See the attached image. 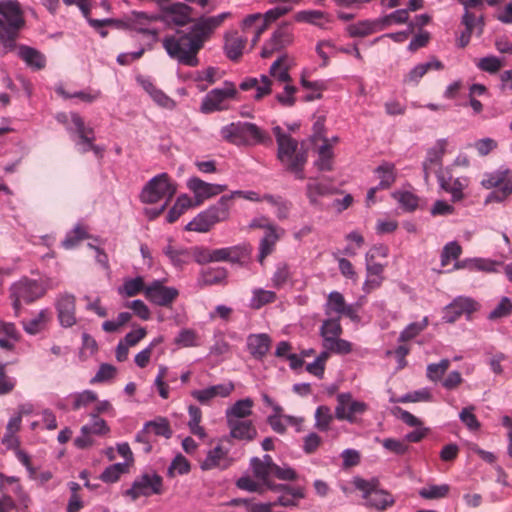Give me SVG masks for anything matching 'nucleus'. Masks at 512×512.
<instances>
[{
    "label": "nucleus",
    "instance_id": "obj_1",
    "mask_svg": "<svg viewBox=\"0 0 512 512\" xmlns=\"http://www.w3.org/2000/svg\"><path fill=\"white\" fill-rule=\"evenodd\" d=\"M231 16L230 12L202 16L189 27L187 32L178 30L173 35L164 37L162 45L169 57L179 64L196 67L199 64V51L211 39L215 30Z\"/></svg>",
    "mask_w": 512,
    "mask_h": 512
},
{
    "label": "nucleus",
    "instance_id": "obj_2",
    "mask_svg": "<svg viewBox=\"0 0 512 512\" xmlns=\"http://www.w3.org/2000/svg\"><path fill=\"white\" fill-rule=\"evenodd\" d=\"M273 132L278 145V160L296 179L304 180L306 177L304 167L308 159L307 150L299 147L298 141L284 133L281 127H274Z\"/></svg>",
    "mask_w": 512,
    "mask_h": 512
},
{
    "label": "nucleus",
    "instance_id": "obj_3",
    "mask_svg": "<svg viewBox=\"0 0 512 512\" xmlns=\"http://www.w3.org/2000/svg\"><path fill=\"white\" fill-rule=\"evenodd\" d=\"M221 136L235 145L261 144L270 140L269 135L256 124L249 122H233L221 129Z\"/></svg>",
    "mask_w": 512,
    "mask_h": 512
},
{
    "label": "nucleus",
    "instance_id": "obj_4",
    "mask_svg": "<svg viewBox=\"0 0 512 512\" xmlns=\"http://www.w3.org/2000/svg\"><path fill=\"white\" fill-rule=\"evenodd\" d=\"M177 192V183L166 172L152 177L142 188L139 198L142 203L155 204L165 200L168 204Z\"/></svg>",
    "mask_w": 512,
    "mask_h": 512
},
{
    "label": "nucleus",
    "instance_id": "obj_5",
    "mask_svg": "<svg viewBox=\"0 0 512 512\" xmlns=\"http://www.w3.org/2000/svg\"><path fill=\"white\" fill-rule=\"evenodd\" d=\"M481 186L485 189L496 190L489 193L485 202H503L512 194V170L500 167L494 171L486 172L481 179Z\"/></svg>",
    "mask_w": 512,
    "mask_h": 512
},
{
    "label": "nucleus",
    "instance_id": "obj_6",
    "mask_svg": "<svg viewBox=\"0 0 512 512\" xmlns=\"http://www.w3.org/2000/svg\"><path fill=\"white\" fill-rule=\"evenodd\" d=\"M24 26L23 13L16 0L0 1V40L13 41Z\"/></svg>",
    "mask_w": 512,
    "mask_h": 512
},
{
    "label": "nucleus",
    "instance_id": "obj_7",
    "mask_svg": "<svg viewBox=\"0 0 512 512\" xmlns=\"http://www.w3.org/2000/svg\"><path fill=\"white\" fill-rule=\"evenodd\" d=\"M354 487L362 492L366 505L377 510H385L395 502L393 496L386 490L379 488L378 479L365 480L360 477L353 479Z\"/></svg>",
    "mask_w": 512,
    "mask_h": 512
},
{
    "label": "nucleus",
    "instance_id": "obj_8",
    "mask_svg": "<svg viewBox=\"0 0 512 512\" xmlns=\"http://www.w3.org/2000/svg\"><path fill=\"white\" fill-rule=\"evenodd\" d=\"M226 199H219L215 204L197 214L186 226V231L198 233L208 232L215 224L229 219L227 214Z\"/></svg>",
    "mask_w": 512,
    "mask_h": 512
},
{
    "label": "nucleus",
    "instance_id": "obj_9",
    "mask_svg": "<svg viewBox=\"0 0 512 512\" xmlns=\"http://www.w3.org/2000/svg\"><path fill=\"white\" fill-rule=\"evenodd\" d=\"M70 119L74 127H67V131L71 135L77 136L75 144L78 146L79 152L87 153L88 151H92L95 156L102 158L104 147L94 143L96 138L94 129L92 127L86 126L84 119L76 112L70 113Z\"/></svg>",
    "mask_w": 512,
    "mask_h": 512
},
{
    "label": "nucleus",
    "instance_id": "obj_10",
    "mask_svg": "<svg viewBox=\"0 0 512 512\" xmlns=\"http://www.w3.org/2000/svg\"><path fill=\"white\" fill-rule=\"evenodd\" d=\"M163 492V478L156 472L151 471L137 476L131 487L124 492V495L135 501L140 497L161 495Z\"/></svg>",
    "mask_w": 512,
    "mask_h": 512
},
{
    "label": "nucleus",
    "instance_id": "obj_11",
    "mask_svg": "<svg viewBox=\"0 0 512 512\" xmlns=\"http://www.w3.org/2000/svg\"><path fill=\"white\" fill-rule=\"evenodd\" d=\"M11 298L13 299V307L16 311L21 308L22 303H31L41 298L46 288L42 283L23 278L11 286Z\"/></svg>",
    "mask_w": 512,
    "mask_h": 512
},
{
    "label": "nucleus",
    "instance_id": "obj_12",
    "mask_svg": "<svg viewBox=\"0 0 512 512\" xmlns=\"http://www.w3.org/2000/svg\"><path fill=\"white\" fill-rule=\"evenodd\" d=\"M158 22H162L161 15L133 11L126 17L125 25L129 30L146 35L155 41L159 34Z\"/></svg>",
    "mask_w": 512,
    "mask_h": 512
},
{
    "label": "nucleus",
    "instance_id": "obj_13",
    "mask_svg": "<svg viewBox=\"0 0 512 512\" xmlns=\"http://www.w3.org/2000/svg\"><path fill=\"white\" fill-rule=\"evenodd\" d=\"M335 417L338 420H345L349 423H358V416L368 410V404L355 400L349 392L339 393L336 397Z\"/></svg>",
    "mask_w": 512,
    "mask_h": 512
},
{
    "label": "nucleus",
    "instance_id": "obj_14",
    "mask_svg": "<svg viewBox=\"0 0 512 512\" xmlns=\"http://www.w3.org/2000/svg\"><path fill=\"white\" fill-rule=\"evenodd\" d=\"M237 95V89L233 82L225 81L220 88L209 91L202 100L201 111L211 113L224 109V102L233 99Z\"/></svg>",
    "mask_w": 512,
    "mask_h": 512
},
{
    "label": "nucleus",
    "instance_id": "obj_15",
    "mask_svg": "<svg viewBox=\"0 0 512 512\" xmlns=\"http://www.w3.org/2000/svg\"><path fill=\"white\" fill-rule=\"evenodd\" d=\"M294 41L293 27L290 23H282L272 33L261 49L262 58H270L274 53L290 46Z\"/></svg>",
    "mask_w": 512,
    "mask_h": 512
},
{
    "label": "nucleus",
    "instance_id": "obj_16",
    "mask_svg": "<svg viewBox=\"0 0 512 512\" xmlns=\"http://www.w3.org/2000/svg\"><path fill=\"white\" fill-rule=\"evenodd\" d=\"M479 308L480 304L473 298L458 296L444 308L442 319L446 323H454L464 315L467 320H471L472 314Z\"/></svg>",
    "mask_w": 512,
    "mask_h": 512
},
{
    "label": "nucleus",
    "instance_id": "obj_17",
    "mask_svg": "<svg viewBox=\"0 0 512 512\" xmlns=\"http://www.w3.org/2000/svg\"><path fill=\"white\" fill-rule=\"evenodd\" d=\"M262 400L266 406L271 407L273 413L267 417V422L273 431L283 434L287 426L298 427L302 423V419L283 415V408L276 403L268 394L262 393Z\"/></svg>",
    "mask_w": 512,
    "mask_h": 512
},
{
    "label": "nucleus",
    "instance_id": "obj_18",
    "mask_svg": "<svg viewBox=\"0 0 512 512\" xmlns=\"http://www.w3.org/2000/svg\"><path fill=\"white\" fill-rule=\"evenodd\" d=\"M57 319L63 328H70L77 323L76 297L68 292L59 293L54 302Z\"/></svg>",
    "mask_w": 512,
    "mask_h": 512
},
{
    "label": "nucleus",
    "instance_id": "obj_19",
    "mask_svg": "<svg viewBox=\"0 0 512 512\" xmlns=\"http://www.w3.org/2000/svg\"><path fill=\"white\" fill-rule=\"evenodd\" d=\"M186 186L194 195V206L201 205L205 200L221 194L228 188L225 184L208 183L196 176L188 178Z\"/></svg>",
    "mask_w": 512,
    "mask_h": 512
},
{
    "label": "nucleus",
    "instance_id": "obj_20",
    "mask_svg": "<svg viewBox=\"0 0 512 512\" xmlns=\"http://www.w3.org/2000/svg\"><path fill=\"white\" fill-rule=\"evenodd\" d=\"M178 295L179 291L175 287L164 286L161 280H154L144 289L145 298L161 307L170 306Z\"/></svg>",
    "mask_w": 512,
    "mask_h": 512
},
{
    "label": "nucleus",
    "instance_id": "obj_21",
    "mask_svg": "<svg viewBox=\"0 0 512 512\" xmlns=\"http://www.w3.org/2000/svg\"><path fill=\"white\" fill-rule=\"evenodd\" d=\"M233 461L234 459L230 456L229 448H225L222 444L218 443L207 451L205 458L200 461L199 465L203 471H223L229 468Z\"/></svg>",
    "mask_w": 512,
    "mask_h": 512
},
{
    "label": "nucleus",
    "instance_id": "obj_22",
    "mask_svg": "<svg viewBox=\"0 0 512 512\" xmlns=\"http://www.w3.org/2000/svg\"><path fill=\"white\" fill-rule=\"evenodd\" d=\"M234 389V383L232 381H228L226 383L212 385L203 389L192 390L190 395L199 404L210 406L216 397L226 398L234 391Z\"/></svg>",
    "mask_w": 512,
    "mask_h": 512
},
{
    "label": "nucleus",
    "instance_id": "obj_23",
    "mask_svg": "<svg viewBox=\"0 0 512 512\" xmlns=\"http://www.w3.org/2000/svg\"><path fill=\"white\" fill-rule=\"evenodd\" d=\"M447 140L439 139L434 146L428 151L426 158L423 162V174L424 179L427 182L432 173L435 172L434 167H438V170L442 169V158L446 152Z\"/></svg>",
    "mask_w": 512,
    "mask_h": 512
},
{
    "label": "nucleus",
    "instance_id": "obj_24",
    "mask_svg": "<svg viewBox=\"0 0 512 512\" xmlns=\"http://www.w3.org/2000/svg\"><path fill=\"white\" fill-rule=\"evenodd\" d=\"M275 486L276 489L274 491L281 492V495L276 501L272 502L274 507H296L299 501L306 496L305 488L302 486H290L286 484H276Z\"/></svg>",
    "mask_w": 512,
    "mask_h": 512
},
{
    "label": "nucleus",
    "instance_id": "obj_25",
    "mask_svg": "<svg viewBox=\"0 0 512 512\" xmlns=\"http://www.w3.org/2000/svg\"><path fill=\"white\" fill-rule=\"evenodd\" d=\"M444 69V64L436 59L435 57L431 58L429 61L425 63H419L411 68L403 77V84L408 86H417L421 79L427 74L430 70L440 71Z\"/></svg>",
    "mask_w": 512,
    "mask_h": 512
},
{
    "label": "nucleus",
    "instance_id": "obj_26",
    "mask_svg": "<svg viewBox=\"0 0 512 512\" xmlns=\"http://www.w3.org/2000/svg\"><path fill=\"white\" fill-rule=\"evenodd\" d=\"M98 400V395L93 390H83L81 392H74L65 398L64 404H58V407L63 410L77 411L82 408L88 407L90 404Z\"/></svg>",
    "mask_w": 512,
    "mask_h": 512
},
{
    "label": "nucleus",
    "instance_id": "obj_27",
    "mask_svg": "<svg viewBox=\"0 0 512 512\" xmlns=\"http://www.w3.org/2000/svg\"><path fill=\"white\" fill-rule=\"evenodd\" d=\"M366 279L363 283V291L366 294L380 288L384 282L385 266L378 262H365Z\"/></svg>",
    "mask_w": 512,
    "mask_h": 512
},
{
    "label": "nucleus",
    "instance_id": "obj_28",
    "mask_svg": "<svg viewBox=\"0 0 512 512\" xmlns=\"http://www.w3.org/2000/svg\"><path fill=\"white\" fill-rule=\"evenodd\" d=\"M192 8L186 3H174L166 8L162 21L184 26L191 20Z\"/></svg>",
    "mask_w": 512,
    "mask_h": 512
},
{
    "label": "nucleus",
    "instance_id": "obj_29",
    "mask_svg": "<svg viewBox=\"0 0 512 512\" xmlns=\"http://www.w3.org/2000/svg\"><path fill=\"white\" fill-rule=\"evenodd\" d=\"M247 256L245 247L236 245L217 249H211L212 263L229 262L239 263Z\"/></svg>",
    "mask_w": 512,
    "mask_h": 512
},
{
    "label": "nucleus",
    "instance_id": "obj_30",
    "mask_svg": "<svg viewBox=\"0 0 512 512\" xmlns=\"http://www.w3.org/2000/svg\"><path fill=\"white\" fill-rule=\"evenodd\" d=\"M271 347V338L266 333L250 334L247 337V349L251 356L257 360H262L269 352Z\"/></svg>",
    "mask_w": 512,
    "mask_h": 512
},
{
    "label": "nucleus",
    "instance_id": "obj_31",
    "mask_svg": "<svg viewBox=\"0 0 512 512\" xmlns=\"http://www.w3.org/2000/svg\"><path fill=\"white\" fill-rule=\"evenodd\" d=\"M271 86L272 81L270 80V78L266 75H261L260 79L254 77L244 79L240 83L239 87L243 91L255 89L256 93L253 96V98L256 101H259L271 93Z\"/></svg>",
    "mask_w": 512,
    "mask_h": 512
},
{
    "label": "nucleus",
    "instance_id": "obj_32",
    "mask_svg": "<svg viewBox=\"0 0 512 512\" xmlns=\"http://www.w3.org/2000/svg\"><path fill=\"white\" fill-rule=\"evenodd\" d=\"M334 193H336V189L331 183L311 179L306 185V196L309 203L313 206L319 204L321 197L329 196Z\"/></svg>",
    "mask_w": 512,
    "mask_h": 512
},
{
    "label": "nucleus",
    "instance_id": "obj_33",
    "mask_svg": "<svg viewBox=\"0 0 512 512\" xmlns=\"http://www.w3.org/2000/svg\"><path fill=\"white\" fill-rule=\"evenodd\" d=\"M300 85L303 89L309 91V93L303 97L304 102H312L322 99L323 92L327 89V83L324 80L310 81L308 79V71L306 69L300 74Z\"/></svg>",
    "mask_w": 512,
    "mask_h": 512
},
{
    "label": "nucleus",
    "instance_id": "obj_34",
    "mask_svg": "<svg viewBox=\"0 0 512 512\" xmlns=\"http://www.w3.org/2000/svg\"><path fill=\"white\" fill-rule=\"evenodd\" d=\"M230 436L234 439L250 442L257 437V430L251 420L227 422Z\"/></svg>",
    "mask_w": 512,
    "mask_h": 512
},
{
    "label": "nucleus",
    "instance_id": "obj_35",
    "mask_svg": "<svg viewBox=\"0 0 512 512\" xmlns=\"http://www.w3.org/2000/svg\"><path fill=\"white\" fill-rule=\"evenodd\" d=\"M254 401L247 397L237 400L232 406L226 409V422L240 421L252 415Z\"/></svg>",
    "mask_w": 512,
    "mask_h": 512
},
{
    "label": "nucleus",
    "instance_id": "obj_36",
    "mask_svg": "<svg viewBox=\"0 0 512 512\" xmlns=\"http://www.w3.org/2000/svg\"><path fill=\"white\" fill-rule=\"evenodd\" d=\"M177 380L176 373H169V369L165 365H159L157 375L154 379L153 386L158 395L166 400L170 397V387L168 382Z\"/></svg>",
    "mask_w": 512,
    "mask_h": 512
},
{
    "label": "nucleus",
    "instance_id": "obj_37",
    "mask_svg": "<svg viewBox=\"0 0 512 512\" xmlns=\"http://www.w3.org/2000/svg\"><path fill=\"white\" fill-rule=\"evenodd\" d=\"M247 39L239 35L237 32L227 33L225 35L224 51L226 56L237 61L243 54Z\"/></svg>",
    "mask_w": 512,
    "mask_h": 512
},
{
    "label": "nucleus",
    "instance_id": "obj_38",
    "mask_svg": "<svg viewBox=\"0 0 512 512\" xmlns=\"http://www.w3.org/2000/svg\"><path fill=\"white\" fill-rule=\"evenodd\" d=\"M278 240L279 234L277 233L276 226L273 224H269L267 226V231H265V235L263 236L259 244L258 261L261 264H263L265 258L274 251L275 245Z\"/></svg>",
    "mask_w": 512,
    "mask_h": 512
},
{
    "label": "nucleus",
    "instance_id": "obj_39",
    "mask_svg": "<svg viewBox=\"0 0 512 512\" xmlns=\"http://www.w3.org/2000/svg\"><path fill=\"white\" fill-rule=\"evenodd\" d=\"M250 470L253 476L261 481V483L266 486L270 490L276 489V484H273L271 481V476L273 474V469H270L267 465L263 464L260 461L259 457H252L249 463Z\"/></svg>",
    "mask_w": 512,
    "mask_h": 512
},
{
    "label": "nucleus",
    "instance_id": "obj_40",
    "mask_svg": "<svg viewBox=\"0 0 512 512\" xmlns=\"http://www.w3.org/2000/svg\"><path fill=\"white\" fill-rule=\"evenodd\" d=\"M317 159L314 162L319 171H331L333 168L334 152L330 141L323 139V143L317 148Z\"/></svg>",
    "mask_w": 512,
    "mask_h": 512
},
{
    "label": "nucleus",
    "instance_id": "obj_41",
    "mask_svg": "<svg viewBox=\"0 0 512 512\" xmlns=\"http://www.w3.org/2000/svg\"><path fill=\"white\" fill-rule=\"evenodd\" d=\"M374 174L379 179L377 188L382 190L389 189L396 181V167L391 162H383L374 170Z\"/></svg>",
    "mask_w": 512,
    "mask_h": 512
},
{
    "label": "nucleus",
    "instance_id": "obj_42",
    "mask_svg": "<svg viewBox=\"0 0 512 512\" xmlns=\"http://www.w3.org/2000/svg\"><path fill=\"white\" fill-rule=\"evenodd\" d=\"M20 339V332L14 323L0 320V347L12 350Z\"/></svg>",
    "mask_w": 512,
    "mask_h": 512
},
{
    "label": "nucleus",
    "instance_id": "obj_43",
    "mask_svg": "<svg viewBox=\"0 0 512 512\" xmlns=\"http://www.w3.org/2000/svg\"><path fill=\"white\" fill-rule=\"evenodd\" d=\"M227 274L228 272L224 267H208L202 269L198 277V284L201 286H211L224 283Z\"/></svg>",
    "mask_w": 512,
    "mask_h": 512
},
{
    "label": "nucleus",
    "instance_id": "obj_44",
    "mask_svg": "<svg viewBox=\"0 0 512 512\" xmlns=\"http://www.w3.org/2000/svg\"><path fill=\"white\" fill-rule=\"evenodd\" d=\"M347 33L350 37H365L381 31L379 19L362 20L347 26Z\"/></svg>",
    "mask_w": 512,
    "mask_h": 512
},
{
    "label": "nucleus",
    "instance_id": "obj_45",
    "mask_svg": "<svg viewBox=\"0 0 512 512\" xmlns=\"http://www.w3.org/2000/svg\"><path fill=\"white\" fill-rule=\"evenodd\" d=\"M163 253L168 257L171 264L178 268H182L191 260V253L187 248L175 247L171 244V241L163 248Z\"/></svg>",
    "mask_w": 512,
    "mask_h": 512
},
{
    "label": "nucleus",
    "instance_id": "obj_46",
    "mask_svg": "<svg viewBox=\"0 0 512 512\" xmlns=\"http://www.w3.org/2000/svg\"><path fill=\"white\" fill-rule=\"evenodd\" d=\"M221 78V74L218 68L208 67L201 71H196L192 79L196 84V87L200 91H205L208 86L214 84L217 80Z\"/></svg>",
    "mask_w": 512,
    "mask_h": 512
},
{
    "label": "nucleus",
    "instance_id": "obj_47",
    "mask_svg": "<svg viewBox=\"0 0 512 512\" xmlns=\"http://www.w3.org/2000/svg\"><path fill=\"white\" fill-rule=\"evenodd\" d=\"M19 56L29 67L35 70H41L46 65L45 56L34 48L21 46L19 48Z\"/></svg>",
    "mask_w": 512,
    "mask_h": 512
},
{
    "label": "nucleus",
    "instance_id": "obj_48",
    "mask_svg": "<svg viewBox=\"0 0 512 512\" xmlns=\"http://www.w3.org/2000/svg\"><path fill=\"white\" fill-rule=\"evenodd\" d=\"M298 22L310 23L320 28H326V24L330 22L329 15L319 10H304L295 15Z\"/></svg>",
    "mask_w": 512,
    "mask_h": 512
},
{
    "label": "nucleus",
    "instance_id": "obj_49",
    "mask_svg": "<svg viewBox=\"0 0 512 512\" xmlns=\"http://www.w3.org/2000/svg\"><path fill=\"white\" fill-rule=\"evenodd\" d=\"M342 334V326L340 318H329L323 321L320 327V335L322 337L323 346L332 340L340 337Z\"/></svg>",
    "mask_w": 512,
    "mask_h": 512
},
{
    "label": "nucleus",
    "instance_id": "obj_50",
    "mask_svg": "<svg viewBox=\"0 0 512 512\" xmlns=\"http://www.w3.org/2000/svg\"><path fill=\"white\" fill-rule=\"evenodd\" d=\"M146 286L141 276L125 278L123 284L118 287L117 291L122 297H134L141 292L144 293Z\"/></svg>",
    "mask_w": 512,
    "mask_h": 512
},
{
    "label": "nucleus",
    "instance_id": "obj_51",
    "mask_svg": "<svg viewBox=\"0 0 512 512\" xmlns=\"http://www.w3.org/2000/svg\"><path fill=\"white\" fill-rule=\"evenodd\" d=\"M188 416H189V420H188V428L190 430V432L199 437L200 439H204L207 434H206V431H205V428L203 426H201V421H202V411L201 409L196 406V405H189L188 406Z\"/></svg>",
    "mask_w": 512,
    "mask_h": 512
},
{
    "label": "nucleus",
    "instance_id": "obj_52",
    "mask_svg": "<svg viewBox=\"0 0 512 512\" xmlns=\"http://www.w3.org/2000/svg\"><path fill=\"white\" fill-rule=\"evenodd\" d=\"M276 299L277 295L274 291L255 288L252 290L249 307L251 309L258 310L267 304L275 302Z\"/></svg>",
    "mask_w": 512,
    "mask_h": 512
},
{
    "label": "nucleus",
    "instance_id": "obj_53",
    "mask_svg": "<svg viewBox=\"0 0 512 512\" xmlns=\"http://www.w3.org/2000/svg\"><path fill=\"white\" fill-rule=\"evenodd\" d=\"M194 207L193 199L187 194H181L167 214V221L173 223L188 209Z\"/></svg>",
    "mask_w": 512,
    "mask_h": 512
},
{
    "label": "nucleus",
    "instance_id": "obj_54",
    "mask_svg": "<svg viewBox=\"0 0 512 512\" xmlns=\"http://www.w3.org/2000/svg\"><path fill=\"white\" fill-rule=\"evenodd\" d=\"M444 180H441V189L451 195L453 202H458L464 198V189L468 187L469 180L467 177H457L451 184H447Z\"/></svg>",
    "mask_w": 512,
    "mask_h": 512
},
{
    "label": "nucleus",
    "instance_id": "obj_55",
    "mask_svg": "<svg viewBox=\"0 0 512 512\" xmlns=\"http://www.w3.org/2000/svg\"><path fill=\"white\" fill-rule=\"evenodd\" d=\"M287 55L283 54L279 56L270 66V75L281 83L291 82V76L289 74V67L285 64Z\"/></svg>",
    "mask_w": 512,
    "mask_h": 512
},
{
    "label": "nucleus",
    "instance_id": "obj_56",
    "mask_svg": "<svg viewBox=\"0 0 512 512\" xmlns=\"http://www.w3.org/2000/svg\"><path fill=\"white\" fill-rule=\"evenodd\" d=\"M110 432L107 422L97 416V413H90V422L81 427V433H90L91 435L105 436Z\"/></svg>",
    "mask_w": 512,
    "mask_h": 512
},
{
    "label": "nucleus",
    "instance_id": "obj_57",
    "mask_svg": "<svg viewBox=\"0 0 512 512\" xmlns=\"http://www.w3.org/2000/svg\"><path fill=\"white\" fill-rule=\"evenodd\" d=\"M392 197L405 212H413L419 205L418 196L410 191L397 190L392 193Z\"/></svg>",
    "mask_w": 512,
    "mask_h": 512
},
{
    "label": "nucleus",
    "instance_id": "obj_58",
    "mask_svg": "<svg viewBox=\"0 0 512 512\" xmlns=\"http://www.w3.org/2000/svg\"><path fill=\"white\" fill-rule=\"evenodd\" d=\"M429 325V319L425 316L419 322H412L408 324L398 337V342H407L419 336Z\"/></svg>",
    "mask_w": 512,
    "mask_h": 512
},
{
    "label": "nucleus",
    "instance_id": "obj_59",
    "mask_svg": "<svg viewBox=\"0 0 512 512\" xmlns=\"http://www.w3.org/2000/svg\"><path fill=\"white\" fill-rule=\"evenodd\" d=\"M346 305L344 296L338 291H332L327 297V301L324 305V311L326 315L333 313L337 314L340 318L341 312L344 310Z\"/></svg>",
    "mask_w": 512,
    "mask_h": 512
},
{
    "label": "nucleus",
    "instance_id": "obj_60",
    "mask_svg": "<svg viewBox=\"0 0 512 512\" xmlns=\"http://www.w3.org/2000/svg\"><path fill=\"white\" fill-rule=\"evenodd\" d=\"M88 232L84 225L77 224L71 231L66 234L62 241V245L66 249L74 248L81 240L88 238Z\"/></svg>",
    "mask_w": 512,
    "mask_h": 512
},
{
    "label": "nucleus",
    "instance_id": "obj_61",
    "mask_svg": "<svg viewBox=\"0 0 512 512\" xmlns=\"http://www.w3.org/2000/svg\"><path fill=\"white\" fill-rule=\"evenodd\" d=\"M49 313L47 310H41L35 317L23 323L24 330L29 334H37L45 328Z\"/></svg>",
    "mask_w": 512,
    "mask_h": 512
},
{
    "label": "nucleus",
    "instance_id": "obj_62",
    "mask_svg": "<svg viewBox=\"0 0 512 512\" xmlns=\"http://www.w3.org/2000/svg\"><path fill=\"white\" fill-rule=\"evenodd\" d=\"M462 254V247L457 241H451L444 245L441 252V266L444 268L450 264L452 260L456 261Z\"/></svg>",
    "mask_w": 512,
    "mask_h": 512
},
{
    "label": "nucleus",
    "instance_id": "obj_63",
    "mask_svg": "<svg viewBox=\"0 0 512 512\" xmlns=\"http://www.w3.org/2000/svg\"><path fill=\"white\" fill-rule=\"evenodd\" d=\"M450 486L448 484L427 485L419 490V495L424 499H442L448 496Z\"/></svg>",
    "mask_w": 512,
    "mask_h": 512
},
{
    "label": "nucleus",
    "instance_id": "obj_64",
    "mask_svg": "<svg viewBox=\"0 0 512 512\" xmlns=\"http://www.w3.org/2000/svg\"><path fill=\"white\" fill-rule=\"evenodd\" d=\"M191 470V464L182 454H177L173 460L171 461L167 475L169 477H174L176 474L178 475H186Z\"/></svg>",
    "mask_w": 512,
    "mask_h": 512
}]
</instances>
